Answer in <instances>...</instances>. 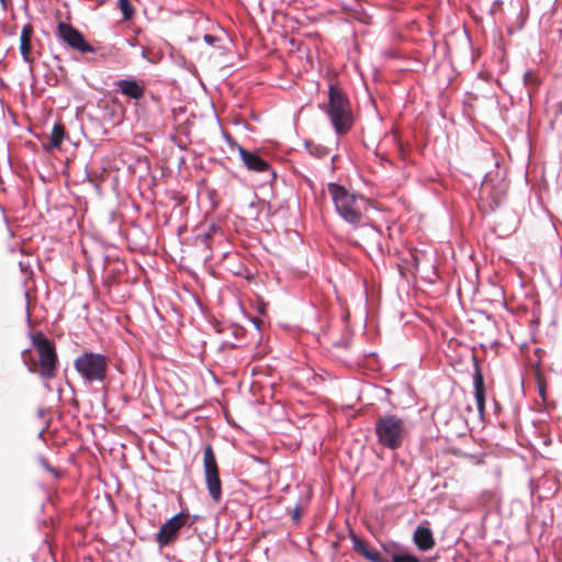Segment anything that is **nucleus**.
<instances>
[{
  "label": "nucleus",
  "instance_id": "obj_1",
  "mask_svg": "<svg viewBox=\"0 0 562 562\" xmlns=\"http://www.w3.org/2000/svg\"><path fill=\"white\" fill-rule=\"evenodd\" d=\"M507 188L503 171L497 167L487 171L480 187L479 209L484 214H491L496 211L505 200Z\"/></svg>",
  "mask_w": 562,
  "mask_h": 562
},
{
  "label": "nucleus",
  "instance_id": "obj_2",
  "mask_svg": "<svg viewBox=\"0 0 562 562\" xmlns=\"http://www.w3.org/2000/svg\"><path fill=\"white\" fill-rule=\"evenodd\" d=\"M323 110L338 135L347 133L352 127L351 105L346 93L339 87L329 86L328 104L324 105Z\"/></svg>",
  "mask_w": 562,
  "mask_h": 562
},
{
  "label": "nucleus",
  "instance_id": "obj_3",
  "mask_svg": "<svg viewBox=\"0 0 562 562\" xmlns=\"http://www.w3.org/2000/svg\"><path fill=\"white\" fill-rule=\"evenodd\" d=\"M328 191L338 214L350 224H358L362 217L364 200L361 195L349 193L342 186L329 183Z\"/></svg>",
  "mask_w": 562,
  "mask_h": 562
},
{
  "label": "nucleus",
  "instance_id": "obj_4",
  "mask_svg": "<svg viewBox=\"0 0 562 562\" xmlns=\"http://www.w3.org/2000/svg\"><path fill=\"white\" fill-rule=\"evenodd\" d=\"M74 367L78 374L89 383H103L106 379L109 359L101 353L83 352L75 359Z\"/></svg>",
  "mask_w": 562,
  "mask_h": 562
},
{
  "label": "nucleus",
  "instance_id": "obj_5",
  "mask_svg": "<svg viewBox=\"0 0 562 562\" xmlns=\"http://www.w3.org/2000/svg\"><path fill=\"white\" fill-rule=\"evenodd\" d=\"M31 339L33 347H35L40 356V375L43 379L54 378L57 366V353L53 341L46 338L42 331L33 334Z\"/></svg>",
  "mask_w": 562,
  "mask_h": 562
},
{
  "label": "nucleus",
  "instance_id": "obj_6",
  "mask_svg": "<svg viewBox=\"0 0 562 562\" xmlns=\"http://www.w3.org/2000/svg\"><path fill=\"white\" fill-rule=\"evenodd\" d=\"M203 470L205 475V485L213 502L218 503L222 499V482L217 461L211 445L203 449Z\"/></svg>",
  "mask_w": 562,
  "mask_h": 562
},
{
  "label": "nucleus",
  "instance_id": "obj_7",
  "mask_svg": "<svg viewBox=\"0 0 562 562\" xmlns=\"http://www.w3.org/2000/svg\"><path fill=\"white\" fill-rule=\"evenodd\" d=\"M189 524V514L180 512L169 518L156 533V542L159 548L170 546L179 536L182 527Z\"/></svg>",
  "mask_w": 562,
  "mask_h": 562
},
{
  "label": "nucleus",
  "instance_id": "obj_8",
  "mask_svg": "<svg viewBox=\"0 0 562 562\" xmlns=\"http://www.w3.org/2000/svg\"><path fill=\"white\" fill-rule=\"evenodd\" d=\"M57 36L68 46L82 54L95 52V48L86 41L85 36L70 24L60 22L57 26Z\"/></svg>",
  "mask_w": 562,
  "mask_h": 562
},
{
  "label": "nucleus",
  "instance_id": "obj_9",
  "mask_svg": "<svg viewBox=\"0 0 562 562\" xmlns=\"http://www.w3.org/2000/svg\"><path fill=\"white\" fill-rule=\"evenodd\" d=\"M239 157L247 170L252 172L267 173L270 182L276 180V171L258 153L247 150L246 148H239Z\"/></svg>",
  "mask_w": 562,
  "mask_h": 562
},
{
  "label": "nucleus",
  "instance_id": "obj_10",
  "mask_svg": "<svg viewBox=\"0 0 562 562\" xmlns=\"http://www.w3.org/2000/svg\"><path fill=\"white\" fill-rule=\"evenodd\" d=\"M409 427L405 419L389 415V449L400 447L408 436Z\"/></svg>",
  "mask_w": 562,
  "mask_h": 562
},
{
  "label": "nucleus",
  "instance_id": "obj_11",
  "mask_svg": "<svg viewBox=\"0 0 562 562\" xmlns=\"http://www.w3.org/2000/svg\"><path fill=\"white\" fill-rule=\"evenodd\" d=\"M350 539L352 542L353 551L359 555L363 557L370 562H383L380 552L371 544H369L364 539L352 531L350 532Z\"/></svg>",
  "mask_w": 562,
  "mask_h": 562
},
{
  "label": "nucleus",
  "instance_id": "obj_12",
  "mask_svg": "<svg viewBox=\"0 0 562 562\" xmlns=\"http://www.w3.org/2000/svg\"><path fill=\"white\" fill-rule=\"evenodd\" d=\"M364 146L371 149L374 157L383 166L386 160V154L381 149V135L376 133L374 126H368L363 132Z\"/></svg>",
  "mask_w": 562,
  "mask_h": 562
},
{
  "label": "nucleus",
  "instance_id": "obj_13",
  "mask_svg": "<svg viewBox=\"0 0 562 562\" xmlns=\"http://www.w3.org/2000/svg\"><path fill=\"white\" fill-rule=\"evenodd\" d=\"M114 85L117 92L135 101L140 100L145 94V87L135 79H121Z\"/></svg>",
  "mask_w": 562,
  "mask_h": 562
},
{
  "label": "nucleus",
  "instance_id": "obj_14",
  "mask_svg": "<svg viewBox=\"0 0 562 562\" xmlns=\"http://www.w3.org/2000/svg\"><path fill=\"white\" fill-rule=\"evenodd\" d=\"M32 35L33 27L31 24H26L23 26L20 35V53L22 55V59L29 64L30 70L33 68V57L31 56L32 52Z\"/></svg>",
  "mask_w": 562,
  "mask_h": 562
},
{
  "label": "nucleus",
  "instance_id": "obj_15",
  "mask_svg": "<svg viewBox=\"0 0 562 562\" xmlns=\"http://www.w3.org/2000/svg\"><path fill=\"white\" fill-rule=\"evenodd\" d=\"M473 386L477 411L480 414H483L485 408V385L483 374L477 363H475V370L473 374Z\"/></svg>",
  "mask_w": 562,
  "mask_h": 562
},
{
  "label": "nucleus",
  "instance_id": "obj_16",
  "mask_svg": "<svg viewBox=\"0 0 562 562\" xmlns=\"http://www.w3.org/2000/svg\"><path fill=\"white\" fill-rule=\"evenodd\" d=\"M413 539L416 547L422 551H427L435 546L432 531L423 525L415 529Z\"/></svg>",
  "mask_w": 562,
  "mask_h": 562
},
{
  "label": "nucleus",
  "instance_id": "obj_17",
  "mask_svg": "<svg viewBox=\"0 0 562 562\" xmlns=\"http://www.w3.org/2000/svg\"><path fill=\"white\" fill-rule=\"evenodd\" d=\"M65 136V127L61 124H55L50 134V145L59 147Z\"/></svg>",
  "mask_w": 562,
  "mask_h": 562
},
{
  "label": "nucleus",
  "instance_id": "obj_18",
  "mask_svg": "<svg viewBox=\"0 0 562 562\" xmlns=\"http://www.w3.org/2000/svg\"><path fill=\"white\" fill-rule=\"evenodd\" d=\"M376 436L382 447H386V417H381L376 424Z\"/></svg>",
  "mask_w": 562,
  "mask_h": 562
},
{
  "label": "nucleus",
  "instance_id": "obj_19",
  "mask_svg": "<svg viewBox=\"0 0 562 562\" xmlns=\"http://www.w3.org/2000/svg\"><path fill=\"white\" fill-rule=\"evenodd\" d=\"M119 8L124 20H130L134 15V9L130 0H117Z\"/></svg>",
  "mask_w": 562,
  "mask_h": 562
},
{
  "label": "nucleus",
  "instance_id": "obj_20",
  "mask_svg": "<svg viewBox=\"0 0 562 562\" xmlns=\"http://www.w3.org/2000/svg\"><path fill=\"white\" fill-rule=\"evenodd\" d=\"M392 562H420V560L408 552H396L392 554Z\"/></svg>",
  "mask_w": 562,
  "mask_h": 562
},
{
  "label": "nucleus",
  "instance_id": "obj_21",
  "mask_svg": "<svg viewBox=\"0 0 562 562\" xmlns=\"http://www.w3.org/2000/svg\"><path fill=\"white\" fill-rule=\"evenodd\" d=\"M224 137L231 150H237L239 153V148H244L229 134H224Z\"/></svg>",
  "mask_w": 562,
  "mask_h": 562
},
{
  "label": "nucleus",
  "instance_id": "obj_22",
  "mask_svg": "<svg viewBox=\"0 0 562 562\" xmlns=\"http://www.w3.org/2000/svg\"><path fill=\"white\" fill-rule=\"evenodd\" d=\"M301 516H302V506H301V504H296V506L292 510V520L294 521V524L297 525L301 521Z\"/></svg>",
  "mask_w": 562,
  "mask_h": 562
},
{
  "label": "nucleus",
  "instance_id": "obj_23",
  "mask_svg": "<svg viewBox=\"0 0 562 562\" xmlns=\"http://www.w3.org/2000/svg\"><path fill=\"white\" fill-rule=\"evenodd\" d=\"M40 463H41V465H42L46 471H48L49 473H53L55 476H57V475H58V473H57L56 469H55V468H53V467L49 464V462L47 461V459H45V458H41Z\"/></svg>",
  "mask_w": 562,
  "mask_h": 562
},
{
  "label": "nucleus",
  "instance_id": "obj_24",
  "mask_svg": "<svg viewBox=\"0 0 562 562\" xmlns=\"http://www.w3.org/2000/svg\"><path fill=\"white\" fill-rule=\"evenodd\" d=\"M203 38L205 43H207L211 46L215 45L218 42V37L212 34H205Z\"/></svg>",
  "mask_w": 562,
  "mask_h": 562
},
{
  "label": "nucleus",
  "instance_id": "obj_25",
  "mask_svg": "<svg viewBox=\"0 0 562 562\" xmlns=\"http://www.w3.org/2000/svg\"><path fill=\"white\" fill-rule=\"evenodd\" d=\"M29 351H30L29 349H24V350L22 351V358H23V360H24L25 364L29 367L30 372H35V368H34V366H31V364L29 363V361L26 360V358H25V356H26V353H27Z\"/></svg>",
  "mask_w": 562,
  "mask_h": 562
},
{
  "label": "nucleus",
  "instance_id": "obj_26",
  "mask_svg": "<svg viewBox=\"0 0 562 562\" xmlns=\"http://www.w3.org/2000/svg\"><path fill=\"white\" fill-rule=\"evenodd\" d=\"M390 133H393V134H394V142H395V144H396V146H397L398 151L402 154L404 149H403V146H402V144H401L400 139H398L397 134H396L393 130H392V131H389V134H390Z\"/></svg>",
  "mask_w": 562,
  "mask_h": 562
},
{
  "label": "nucleus",
  "instance_id": "obj_27",
  "mask_svg": "<svg viewBox=\"0 0 562 562\" xmlns=\"http://www.w3.org/2000/svg\"><path fill=\"white\" fill-rule=\"evenodd\" d=\"M538 391H539V395L541 396V398L544 401L546 400V395H547V392H546V385L539 383L538 385Z\"/></svg>",
  "mask_w": 562,
  "mask_h": 562
},
{
  "label": "nucleus",
  "instance_id": "obj_28",
  "mask_svg": "<svg viewBox=\"0 0 562 562\" xmlns=\"http://www.w3.org/2000/svg\"><path fill=\"white\" fill-rule=\"evenodd\" d=\"M387 56H389V59L390 58H395V57H397V54H395L391 49H389Z\"/></svg>",
  "mask_w": 562,
  "mask_h": 562
},
{
  "label": "nucleus",
  "instance_id": "obj_29",
  "mask_svg": "<svg viewBox=\"0 0 562 562\" xmlns=\"http://www.w3.org/2000/svg\"><path fill=\"white\" fill-rule=\"evenodd\" d=\"M404 391L409 395L411 394V386L408 385V383L405 384L404 386Z\"/></svg>",
  "mask_w": 562,
  "mask_h": 562
},
{
  "label": "nucleus",
  "instance_id": "obj_30",
  "mask_svg": "<svg viewBox=\"0 0 562 562\" xmlns=\"http://www.w3.org/2000/svg\"><path fill=\"white\" fill-rule=\"evenodd\" d=\"M142 57H143V58H147V56H146V50H145V49H143V50H142Z\"/></svg>",
  "mask_w": 562,
  "mask_h": 562
},
{
  "label": "nucleus",
  "instance_id": "obj_31",
  "mask_svg": "<svg viewBox=\"0 0 562 562\" xmlns=\"http://www.w3.org/2000/svg\"><path fill=\"white\" fill-rule=\"evenodd\" d=\"M25 311H26V314H27V318H30L29 305H26Z\"/></svg>",
  "mask_w": 562,
  "mask_h": 562
},
{
  "label": "nucleus",
  "instance_id": "obj_32",
  "mask_svg": "<svg viewBox=\"0 0 562 562\" xmlns=\"http://www.w3.org/2000/svg\"><path fill=\"white\" fill-rule=\"evenodd\" d=\"M2 3L4 2V0H0Z\"/></svg>",
  "mask_w": 562,
  "mask_h": 562
}]
</instances>
